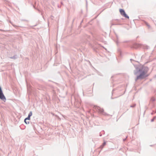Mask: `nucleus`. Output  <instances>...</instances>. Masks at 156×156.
<instances>
[{
  "mask_svg": "<svg viewBox=\"0 0 156 156\" xmlns=\"http://www.w3.org/2000/svg\"><path fill=\"white\" fill-rule=\"evenodd\" d=\"M119 11L121 15L126 18H129V17L126 14L124 10L122 9H119Z\"/></svg>",
  "mask_w": 156,
  "mask_h": 156,
  "instance_id": "nucleus-2",
  "label": "nucleus"
},
{
  "mask_svg": "<svg viewBox=\"0 0 156 156\" xmlns=\"http://www.w3.org/2000/svg\"><path fill=\"white\" fill-rule=\"evenodd\" d=\"M97 111L99 113L101 114H103L104 111L103 109L99 107H97Z\"/></svg>",
  "mask_w": 156,
  "mask_h": 156,
  "instance_id": "nucleus-4",
  "label": "nucleus"
},
{
  "mask_svg": "<svg viewBox=\"0 0 156 156\" xmlns=\"http://www.w3.org/2000/svg\"><path fill=\"white\" fill-rule=\"evenodd\" d=\"M148 71L147 69H144V70H141L140 71V74L139 76H138L136 78V80L139 79H143L148 76L147 74Z\"/></svg>",
  "mask_w": 156,
  "mask_h": 156,
  "instance_id": "nucleus-1",
  "label": "nucleus"
},
{
  "mask_svg": "<svg viewBox=\"0 0 156 156\" xmlns=\"http://www.w3.org/2000/svg\"><path fill=\"white\" fill-rule=\"evenodd\" d=\"M0 98L2 100H5V98L4 95L1 87H0Z\"/></svg>",
  "mask_w": 156,
  "mask_h": 156,
  "instance_id": "nucleus-3",
  "label": "nucleus"
},
{
  "mask_svg": "<svg viewBox=\"0 0 156 156\" xmlns=\"http://www.w3.org/2000/svg\"><path fill=\"white\" fill-rule=\"evenodd\" d=\"M32 115V112H30L28 115V116L29 117H30Z\"/></svg>",
  "mask_w": 156,
  "mask_h": 156,
  "instance_id": "nucleus-6",
  "label": "nucleus"
},
{
  "mask_svg": "<svg viewBox=\"0 0 156 156\" xmlns=\"http://www.w3.org/2000/svg\"><path fill=\"white\" fill-rule=\"evenodd\" d=\"M30 119V117H29V116H28V117L27 118H26L24 120V122L26 124H29V122L28 121V122H27V120H29Z\"/></svg>",
  "mask_w": 156,
  "mask_h": 156,
  "instance_id": "nucleus-5",
  "label": "nucleus"
}]
</instances>
